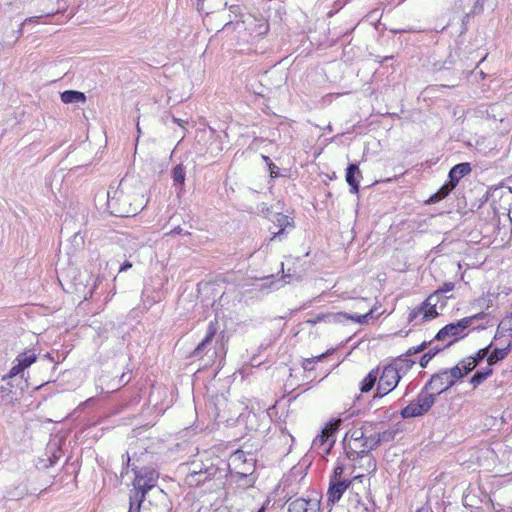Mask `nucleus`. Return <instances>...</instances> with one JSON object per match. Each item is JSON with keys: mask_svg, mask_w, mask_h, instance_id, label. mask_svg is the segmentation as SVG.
<instances>
[{"mask_svg": "<svg viewBox=\"0 0 512 512\" xmlns=\"http://www.w3.org/2000/svg\"><path fill=\"white\" fill-rule=\"evenodd\" d=\"M350 314L345 312L338 313H328V314H320L317 315L314 320H310L309 322L316 324L318 322L324 321L327 323H341L346 320H349Z\"/></svg>", "mask_w": 512, "mask_h": 512, "instance_id": "19", "label": "nucleus"}, {"mask_svg": "<svg viewBox=\"0 0 512 512\" xmlns=\"http://www.w3.org/2000/svg\"><path fill=\"white\" fill-rule=\"evenodd\" d=\"M230 11L234 14H237L240 11V7L238 5L230 6Z\"/></svg>", "mask_w": 512, "mask_h": 512, "instance_id": "57", "label": "nucleus"}, {"mask_svg": "<svg viewBox=\"0 0 512 512\" xmlns=\"http://www.w3.org/2000/svg\"><path fill=\"white\" fill-rule=\"evenodd\" d=\"M471 170V165L468 162L456 164L449 171L448 182L452 185V187L455 188L459 183L460 179L468 175L471 172Z\"/></svg>", "mask_w": 512, "mask_h": 512, "instance_id": "17", "label": "nucleus"}, {"mask_svg": "<svg viewBox=\"0 0 512 512\" xmlns=\"http://www.w3.org/2000/svg\"><path fill=\"white\" fill-rule=\"evenodd\" d=\"M512 349V343L509 341L505 348H494L491 352L489 351L488 366L492 368L493 365L504 360Z\"/></svg>", "mask_w": 512, "mask_h": 512, "instance_id": "20", "label": "nucleus"}, {"mask_svg": "<svg viewBox=\"0 0 512 512\" xmlns=\"http://www.w3.org/2000/svg\"><path fill=\"white\" fill-rule=\"evenodd\" d=\"M268 169L272 178H278L281 176L279 168L272 162L269 163Z\"/></svg>", "mask_w": 512, "mask_h": 512, "instance_id": "46", "label": "nucleus"}, {"mask_svg": "<svg viewBox=\"0 0 512 512\" xmlns=\"http://www.w3.org/2000/svg\"><path fill=\"white\" fill-rule=\"evenodd\" d=\"M262 159L265 161L267 166L269 165V163H272L271 159L268 156L262 155Z\"/></svg>", "mask_w": 512, "mask_h": 512, "instance_id": "60", "label": "nucleus"}, {"mask_svg": "<svg viewBox=\"0 0 512 512\" xmlns=\"http://www.w3.org/2000/svg\"><path fill=\"white\" fill-rule=\"evenodd\" d=\"M379 374V368L372 369L368 375L360 383V390L362 393H367L373 389L376 384Z\"/></svg>", "mask_w": 512, "mask_h": 512, "instance_id": "23", "label": "nucleus"}, {"mask_svg": "<svg viewBox=\"0 0 512 512\" xmlns=\"http://www.w3.org/2000/svg\"><path fill=\"white\" fill-rule=\"evenodd\" d=\"M132 267V263L129 262L128 260H125L121 266H120V269L119 271L120 272H123V271H127L128 269H130Z\"/></svg>", "mask_w": 512, "mask_h": 512, "instance_id": "52", "label": "nucleus"}, {"mask_svg": "<svg viewBox=\"0 0 512 512\" xmlns=\"http://www.w3.org/2000/svg\"><path fill=\"white\" fill-rule=\"evenodd\" d=\"M171 118L174 123H177L180 126L183 125V121L181 119L176 118L174 115H172Z\"/></svg>", "mask_w": 512, "mask_h": 512, "instance_id": "58", "label": "nucleus"}, {"mask_svg": "<svg viewBox=\"0 0 512 512\" xmlns=\"http://www.w3.org/2000/svg\"><path fill=\"white\" fill-rule=\"evenodd\" d=\"M217 320L210 321L207 329L206 336L204 339L196 346V348L190 353L189 357L194 358H202L205 354L207 348L211 345L213 338L217 333Z\"/></svg>", "mask_w": 512, "mask_h": 512, "instance_id": "10", "label": "nucleus"}, {"mask_svg": "<svg viewBox=\"0 0 512 512\" xmlns=\"http://www.w3.org/2000/svg\"><path fill=\"white\" fill-rule=\"evenodd\" d=\"M24 372V369L23 367L17 362V364L15 366H13L9 372L3 376L2 380H13L15 379L19 374H23ZM23 375H21L20 377V383H22L23 381Z\"/></svg>", "mask_w": 512, "mask_h": 512, "instance_id": "33", "label": "nucleus"}, {"mask_svg": "<svg viewBox=\"0 0 512 512\" xmlns=\"http://www.w3.org/2000/svg\"><path fill=\"white\" fill-rule=\"evenodd\" d=\"M493 374V369L488 366L483 370L476 371L470 379V383L476 388Z\"/></svg>", "mask_w": 512, "mask_h": 512, "instance_id": "28", "label": "nucleus"}, {"mask_svg": "<svg viewBox=\"0 0 512 512\" xmlns=\"http://www.w3.org/2000/svg\"><path fill=\"white\" fill-rule=\"evenodd\" d=\"M416 512H426L423 508L418 509Z\"/></svg>", "mask_w": 512, "mask_h": 512, "instance_id": "64", "label": "nucleus"}, {"mask_svg": "<svg viewBox=\"0 0 512 512\" xmlns=\"http://www.w3.org/2000/svg\"><path fill=\"white\" fill-rule=\"evenodd\" d=\"M211 4L219 5L223 8H226L227 2L225 0H209Z\"/></svg>", "mask_w": 512, "mask_h": 512, "instance_id": "53", "label": "nucleus"}, {"mask_svg": "<svg viewBox=\"0 0 512 512\" xmlns=\"http://www.w3.org/2000/svg\"><path fill=\"white\" fill-rule=\"evenodd\" d=\"M410 356L411 355H407L406 352L396 358L394 367H397L399 369V374H401V372L406 373L414 365L415 361L410 359Z\"/></svg>", "mask_w": 512, "mask_h": 512, "instance_id": "26", "label": "nucleus"}, {"mask_svg": "<svg viewBox=\"0 0 512 512\" xmlns=\"http://www.w3.org/2000/svg\"><path fill=\"white\" fill-rule=\"evenodd\" d=\"M432 359L427 355V353H424L420 360H419V365L422 367V368H426L428 363L431 361Z\"/></svg>", "mask_w": 512, "mask_h": 512, "instance_id": "50", "label": "nucleus"}, {"mask_svg": "<svg viewBox=\"0 0 512 512\" xmlns=\"http://www.w3.org/2000/svg\"><path fill=\"white\" fill-rule=\"evenodd\" d=\"M320 501L316 498H298L289 503L288 512H318Z\"/></svg>", "mask_w": 512, "mask_h": 512, "instance_id": "12", "label": "nucleus"}, {"mask_svg": "<svg viewBox=\"0 0 512 512\" xmlns=\"http://www.w3.org/2000/svg\"><path fill=\"white\" fill-rule=\"evenodd\" d=\"M343 473L344 464L338 461L336 467L334 468L333 474L330 477V481L345 480L342 478Z\"/></svg>", "mask_w": 512, "mask_h": 512, "instance_id": "38", "label": "nucleus"}, {"mask_svg": "<svg viewBox=\"0 0 512 512\" xmlns=\"http://www.w3.org/2000/svg\"><path fill=\"white\" fill-rule=\"evenodd\" d=\"M131 380V377L129 376L128 373H122L121 376L119 377V380H118V384L120 386H125L126 384H128Z\"/></svg>", "mask_w": 512, "mask_h": 512, "instance_id": "49", "label": "nucleus"}, {"mask_svg": "<svg viewBox=\"0 0 512 512\" xmlns=\"http://www.w3.org/2000/svg\"><path fill=\"white\" fill-rule=\"evenodd\" d=\"M485 303H486L485 299H479L478 300V304H479L480 307L483 306Z\"/></svg>", "mask_w": 512, "mask_h": 512, "instance_id": "61", "label": "nucleus"}, {"mask_svg": "<svg viewBox=\"0 0 512 512\" xmlns=\"http://www.w3.org/2000/svg\"><path fill=\"white\" fill-rule=\"evenodd\" d=\"M278 222L280 223V226H283L285 224H289L288 217L285 215H281L278 219Z\"/></svg>", "mask_w": 512, "mask_h": 512, "instance_id": "55", "label": "nucleus"}, {"mask_svg": "<svg viewBox=\"0 0 512 512\" xmlns=\"http://www.w3.org/2000/svg\"><path fill=\"white\" fill-rule=\"evenodd\" d=\"M145 500V495L139 493L130 491L129 494V511L128 512H140L141 504Z\"/></svg>", "mask_w": 512, "mask_h": 512, "instance_id": "29", "label": "nucleus"}, {"mask_svg": "<svg viewBox=\"0 0 512 512\" xmlns=\"http://www.w3.org/2000/svg\"><path fill=\"white\" fill-rule=\"evenodd\" d=\"M493 343H490L488 346L478 350L473 356H470L469 359L474 362V366H479L484 359L488 360L489 351L492 347Z\"/></svg>", "mask_w": 512, "mask_h": 512, "instance_id": "31", "label": "nucleus"}, {"mask_svg": "<svg viewBox=\"0 0 512 512\" xmlns=\"http://www.w3.org/2000/svg\"><path fill=\"white\" fill-rule=\"evenodd\" d=\"M454 287L455 284L453 282H446L442 287L438 288L437 291L443 296L444 293L452 291Z\"/></svg>", "mask_w": 512, "mask_h": 512, "instance_id": "45", "label": "nucleus"}, {"mask_svg": "<svg viewBox=\"0 0 512 512\" xmlns=\"http://www.w3.org/2000/svg\"><path fill=\"white\" fill-rule=\"evenodd\" d=\"M488 314L485 313V312H480V313H477L475 315H472V316H469V317H465L464 319H468L469 320V327L472 325L473 321L474 320H482L484 319Z\"/></svg>", "mask_w": 512, "mask_h": 512, "instance_id": "47", "label": "nucleus"}, {"mask_svg": "<svg viewBox=\"0 0 512 512\" xmlns=\"http://www.w3.org/2000/svg\"><path fill=\"white\" fill-rule=\"evenodd\" d=\"M457 365L461 368L462 379L477 367L474 366V362L472 360H461Z\"/></svg>", "mask_w": 512, "mask_h": 512, "instance_id": "36", "label": "nucleus"}, {"mask_svg": "<svg viewBox=\"0 0 512 512\" xmlns=\"http://www.w3.org/2000/svg\"><path fill=\"white\" fill-rule=\"evenodd\" d=\"M342 444L346 457L351 461L370 457L369 454L373 450L368 447L370 444L365 439H360L353 443L342 441Z\"/></svg>", "mask_w": 512, "mask_h": 512, "instance_id": "9", "label": "nucleus"}, {"mask_svg": "<svg viewBox=\"0 0 512 512\" xmlns=\"http://www.w3.org/2000/svg\"><path fill=\"white\" fill-rule=\"evenodd\" d=\"M378 433L376 430L366 433L365 440L370 444V449H376L379 446Z\"/></svg>", "mask_w": 512, "mask_h": 512, "instance_id": "35", "label": "nucleus"}, {"mask_svg": "<svg viewBox=\"0 0 512 512\" xmlns=\"http://www.w3.org/2000/svg\"><path fill=\"white\" fill-rule=\"evenodd\" d=\"M61 100L63 103H85L86 95L83 92L76 90H66L61 93Z\"/></svg>", "mask_w": 512, "mask_h": 512, "instance_id": "21", "label": "nucleus"}, {"mask_svg": "<svg viewBox=\"0 0 512 512\" xmlns=\"http://www.w3.org/2000/svg\"><path fill=\"white\" fill-rule=\"evenodd\" d=\"M407 30L403 29V30H394L393 32L395 33H401V32H406Z\"/></svg>", "mask_w": 512, "mask_h": 512, "instance_id": "63", "label": "nucleus"}, {"mask_svg": "<svg viewBox=\"0 0 512 512\" xmlns=\"http://www.w3.org/2000/svg\"><path fill=\"white\" fill-rule=\"evenodd\" d=\"M432 341H423L420 345L407 350V355H414L423 352L431 345Z\"/></svg>", "mask_w": 512, "mask_h": 512, "instance_id": "39", "label": "nucleus"}, {"mask_svg": "<svg viewBox=\"0 0 512 512\" xmlns=\"http://www.w3.org/2000/svg\"><path fill=\"white\" fill-rule=\"evenodd\" d=\"M368 466H369V467H372V469H373V470L376 468L375 460H374L372 457H370V460H369Z\"/></svg>", "mask_w": 512, "mask_h": 512, "instance_id": "59", "label": "nucleus"}, {"mask_svg": "<svg viewBox=\"0 0 512 512\" xmlns=\"http://www.w3.org/2000/svg\"><path fill=\"white\" fill-rule=\"evenodd\" d=\"M269 30V25L267 23L259 26V34H266Z\"/></svg>", "mask_w": 512, "mask_h": 512, "instance_id": "54", "label": "nucleus"}, {"mask_svg": "<svg viewBox=\"0 0 512 512\" xmlns=\"http://www.w3.org/2000/svg\"><path fill=\"white\" fill-rule=\"evenodd\" d=\"M454 343V341H449L446 345L444 346H440V345H436L432 348H430L426 353L427 355L433 359L438 353H440L441 351H443L445 348L447 347H450L452 344Z\"/></svg>", "mask_w": 512, "mask_h": 512, "instance_id": "40", "label": "nucleus"}, {"mask_svg": "<svg viewBox=\"0 0 512 512\" xmlns=\"http://www.w3.org/2000/svg\"><path fill=\"white\" fill-rule=\"evenodd\" d=\"M334 429H324L320 435H318L313 441V447L318 450H322L324 454H329L334 443Z\"/></svg>", "mask_w": 512, "mask_h": 512, "instance_id": "14", "label": "nucleus"}, {"mask_svg": "<svg viewBox=\"0 0 512 512\" xmlns=\"http://www.w3.org/2000/svg\"><path fill=\"white\" fill-rule=\"evenodd\" d=\"M14 386L13 382L12 381H8L7 383V386H1V389L0 391L6 395V396H9L13 393L12 391V387Z\"/></svg>", "mask_w": 512, "mask_h": 512, "instance_id": "48", "label": "nucleus"}, {"mask_svg": "<svg viewBox=\"0 0 512 512\" xmlns=\"http://www.w3.org/2000/svg\"><path fill=\"white\" fill-rule=\"evenodd\" d=\"M24 495H25V493L23 491H17V489H15L14 491L7 490L6 494L3 495L0 500L5 499L7 496H9L11 499H14V500H20L24 497Z\"/></svg>", "mask_w": 512, "mask_h": 512, "instance_id": "43", "label": "nucleus"}, {"mask_svg": "<svg viewBox=\"0 0 512 512\" xmlns=\"http://www.w3.org/2000/svg\"><path fill=\"white\" fill-rule=\"evenodd\" d=\"M221 151L222 147L220 142L217 139L213 138L210 141L209 145L207 146L205 153H199L198 158L200 160L203 159V162H212Z\"/></svg>", "mask_w": 512, "mask_h": 512, "instance_id": "18", "label": "nucleus"}, {"mask_svg": "<svg viewBox=\"0 0 512 512\" xmlns=\"http://www.w3.org/2000/svg\"><path fill=\"white\" fill-rule=\"evenodd\" d=\"M362 173L357 163H350L346 168V182L350 186V192L356 194L359 192V179Z\"/></svg>", "mask_w": 512, "mask_h": 512, "instance_id": "16", "label": "nucleus"}, {"mask_svg": "<svg viewBox=\"0 0 512 512\" xmlns=\"http://www.w3.org/2000/svg\"><path fill=\"white\" fill-rule=\"evenodd\" d=\"M377 426L378 423L375 422H364L359 428L349 429L346 432L343 441L353 443L360 439H365L366 433L376 430Z\"/></svg>", "mask_w": 512, "mask_h": 512, "instance_id": "13", "label": "nucleus"}, {"mask_svg": "<svg viewBox=\"0 0 512 512\" xmlns=\"http://www.w3.org/2000/svg\"><path fill=\"white\" fill-rule=\"evenodd\" d=\"M185 175V169L182 164H178L172 169V179L174 186L178 190V194L183 190L185 185Z\"/></svg>", "mask_w": 512, "mask_h": 512, "instance_id": "22", "label": "nucleus"}, {"mask_svg": "<svg viewBox=\"0 0 512 512\" xmlns=\"http://www.w3.org/2000/svg\"><path fill=\"white\" fill-rule=\"evenodd\" d=\"M401 379L399 369L389 364L383 368L382 374L379 377L377 391L375 397L382 398L391 391H393Z\"/></svg>", "mask_w": 512, "mask_h": 512, "instance_id": "5", "label": "nucleus"}, {"mask_svg": "<svg viewBox=\"0 0 512 512\" xmlns=\"http://www.w3.org/2000/svg\"><path fill=\"white\" fill-rule=\"evenodd\" d=\"M460 379H462V374L459 365L450 369H442L439 372L434 373L426 382L428 385L427 389H432L437 396H440L442 393L453 387L457 380Z\"/></svg>", "mask_w": 512, "mask_h": 512, "instance_id": "4", "label": "nucleus"}, {"mask_svg": "<svg viewBox=\"0 0 512 512\" xmlns=\"http://www.w3.org/2000/svg\"><path fill=\"white\" fill-rule=\"evenodd\" d=\"M453 189L454 187H452V185L449 182H446L438 189L437 192H435L429 197L427 203L433 204L445 199L453 191Z\"/></svg>", "mask_w": 512, "mask_h": 512, "instance_id": "25", "label": "nucleus"}, {"mask_svg": "<svg viewBox=\"0 0 512 512\" xmlns=\"http://www.w3.org/2000/svg\"><path fill=\"white\" fill-rule=\"evenodd\" d=\"M374 503L366 498L364 501L359 494H353L347 501V512H373Z\"/></svg>", "mask_w": 512, "mask_h": 512, "instance_id": "15", "label": "nucleus"}, {"mask_svg": "<svg viewBox=\"0 0 512 512\" xmlns=\"http://www.w3.org/2000/svg\"><path fill=\"white\" fill-rule=\"evenodd\" d=\"M329 351H327L326 353H323L319 356H316V357H313L311 359H304L303 362H302V368L305 370V371H311L313 370V366L312 364L321 360L326 354H328Z\"/></svg>", "mask_w": 512, "mask_h": 512, "instance_id": "37", "label": "nucleus"}, {"mask_svg": "<svg viewBox=\"0 0 512 512\" xmlns=\"http://www.w3.org/2000/svg\"><path fill=\"white\" fill-rule=\"evenodd\" d=\"M443 296L436 290L430 294L424 302V306H430V313L425 314L426 317H437L438 312L436 311L437 304L442 300Z\"/></svg>", "mask_w": 512, "mask_h": 512, "instance_id": "24", "label": "nucleus"}, {"mask_svg": "<svg viewBox=\"0 0 512 512\" xmlns=\"http://www.w3.org/2000/svg\"><path fill=\"white\" fill-rule=\"evenodd\" d=\"M469 328V320L461 319L454 323H449L441 328L434 340L444 341L447 337H454V342L466 335L465 330Z\"/></svg>", "mask_w": 512, "mask_h": 512, "instance_id": "8", "label": "nucleus"}, {"mask_svg": "<svg viewBox=\"0 0 512 512\" xmlns=\"http://www.w3.org/2000/svg\"><path fill=\"white\" fill-rule=\"evenodd\" d=\"M427 387L428 385L425 383L417 397L401 409L400 415L403 419L421 417L429 412L438 396Z\"/></svg>", "mask_w": 512, "mask_h": 512, "instance_id": "3", "label": "nucleus"}, {"mask_svg": "<svg viewBox=\"0 0 512 512\" xmlns=\"http://www.w3.org/2000/svg\"><path fill=\"white\" fill-rule=\"evenodd\" d=\"M351 483V480L330 481L327 490V503L335 504L338 502Z\"/></svg>", "mask_w": 512, "mask_h": 512, "instance_id": "11", "label": "nucleus"}, {"mask_svg": "<svg viewBox=\"0 0 512 512\" xmlns=\"http://www.w3.org/2000/svg\"><path fill=\"white\" fill-rule=\"evenodd\" d=\"M499 328L502 329L505 332L512 331V317L508 318V319H503L499 323Z\"/></svg>", "mask_w": 512, "mask_h": 512, "instance_id": "44", "label": "nucleus"}, {"mask_svg": "<svg viewBox=\"0 0 512 512\" xmlns=\"http://www.w3.org/2000/svg\"><path fill=\"white\" fill-rule=\"evenodd\" d=\"M429 313H430V310H427V306H424V302H422L421 305H419L418 307H416L415 309H413L410 312L408 321L412 322V321L416 320L419 316H422L420 322H423V321L429 320V319H434L435 317H426L425 316V314H429Z\"/></svg>", "mask_w": 512, "mask_h": 512, "instance_id": "30", "label": "nucleus"}, {"mask_svg": "<svg viewBox=\"0 0 512 512\" xmlns=\"http://www.w3.org/2000/svg\"><path fill=\"white\" fill-rule=\"evenodd\" d=\"M265 510H266V505L263 504L262 507L257 512H265Z\"/></svg>", "mask_w": 512, "mask_h": 512, "instance_id": "62", "label": "nucleus"}, {"mask_svg": "<svg viewBox=\"0 0 512 512\" xmlns=\"http://www.w3.org/2000/svg\"><path fill=\"white\" fill-rule=\"evenodd\" d=\"M372 313H373V311L370 310L368 313H366L364 315H351L350 314L349 320H353L357 323L364 324V323L368 322L369 318H372Z\"/></svg>", "mask_w": 512, "mask_h": 512, "instance_id": "41", "label": "nucleus"}, {"mask_svg": "<svg viewBox=\"0 0 512 512\" xmlns=\"http://www.w3.org/2000/svg\"><path fill=\"white\" fill-rule=\"evenodd\" d=\"M182 233L184 235H190L191 234L188 231L183 232V229L180 226L175 227L173 230L170 231L169 234L174 235V234H182Z\"/></svg>", "mask_w": 512, "mask_h": 512, "instance_id": "51", "label": "nucleus"}, {"mask_svg": "<svg viewBox=\"0 0 512 512\" xmlns=\"http://www.w3.org/2000/svg\"><path fill=\"white\" fill-rule=\"evenodd\" d=\"M213 474L214 473L209 472V470L206 469L205 471L200 470L191 473L189 475V478L191 479V481H194L196 485H199L200 483L205 482Z\"/></svg>", "mask_w": 512, "mask_h": 512, "instance_id": "32", "label": "nucleus"}, {"mask_svg": "<svg viewBox=\"0 0 512 512\" xmlns=\"http://www.w3.org/2000/svg\"><path fill=\"white\" fill-rule=\"evenodd\" d=\"M439 71L451 72L452 79L448 81L446 84H442L445 87H454L457 85V81L461 79V76L465 73V69L463 68L462 61L458 58L457 55L449 54L448 58L443 62V64L437 68Z\"/></svg>", "mask_w": 512, "mask_h": 512, "instance_id": "7", "label": "nucleus"}, {"mask_svg": "<svg viewBox=\"0 0 512 512\" xmlns=\"http://www.w3.org/2000/svg\"><path fill=\"white\" fill-rule=\"evenodd\" d=\"M36 360L37 356L33 350L22 352L16 358V361L23 367L24 370L35 363Z\"/></svg>", "mask_w": 512, "mask_h": 512, "instance_id": "27", "label": "nucleus"}, {"mask_svg": "<svg viewBox=\"0 0 512 512\" xmlns=\"http://www.w3.org/2000/svg\"><path fill=\"white\" fill-rule=\"evenodd\" d=\"M172 509V502L167 493L162 489L156 488L149 495L147 505L144 507L143 512H170Z\"/></svg>", "mask_w": 512, "mask_h": 512, "instance_id": "6", "label": "nucleus"}, {"mask_svg": "<svg viewBox=\"0 0 512 512\" xmlns=\"http://www.w3.org/2000/svg\"><path fill=\"white\" fill-rule=\"evenodd\" d=\"M107 208L116 217L135 216L144 206V196L132 188H126L122 182L112 191L107 192Z\"/></svg>", "mask_w": 512, "mask_h": 512, "instance_id": "1", "label": "nucleus"}, {"mask_svg": "<svg viewBox=\"0 0 512 512\" xmlns=\"http://www.w3.org/2000/svg\"><path fill=\"white\" fill-rule=\"evenodd\" d=\"M504 332H505V331H503L502 329H500V328H499V326H498V327H497V331H496V334H495V337H494V338H495V339H498V338L502 337V336H503V334H504Z\"/></svg>", "mask_w": 512, "mask_h": 512, "instance_id": "56", "label": "nucleus"}, {"mask_svg": "<svg viewBox=\"0 0 512 512\" xmlns=\"http://www.w3.org/2000/svg\"><path fill=\"white\" fill-rule=\"evenodd\" d=\"M126 457L125 466L123 467L122 474L127 473L129 467L131 466V470L135 474V478L133 481L134 489L132 491L139 492L146 496V494L153 490L156 486V482L159 477V473L151 466H145L139 468L137 465L130 464L131 457L129 453L123 455V458Z\"/></svg>", "mask_w": 512, "mask_h": 512, "instance_id": "2", "label": "nucleus"}, {"mask_svg": "<svg viewBox=\"0 0 512 512\" xmlns=\"http://www.w3.org/2000/svg\"><path fill=\"white\" fill-rule=\"evenodd\" d=\"M65 9H66V2L64 0H57L56 10L51 9V11H48L44 16L45 17L54 16V15H57V14L63 12Z\"/></svg>", "mask_w": 512, "mask_h": 512, "instance_id": "42", "label": "nucleus"}, {"mask_svg": "<svg viewBox=\"0 0 512 512\" xmlns=\"http://www.w3.org/2000/svg\"><path fill=\"white\" fill-rule=\"evenodd\" d=\"M396 433H397V430H394V429H388V430H385L383 432H379L378 433V438H380L379 439V446L382 443H387V442L393 441L395 436H396Z\"/></svg>", "mask_w": 512, "mask_h": 512, "instance_id": "34", "label": "nucleus"}]
</instances>
